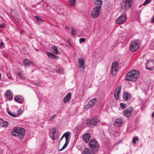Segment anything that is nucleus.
Returning a JSON list of instances; mask_svg holds the SVG:
<instances>
[{
  "label": "nucleus",
  "instance_id": "obj_1",
  "mask_svg": "<svg viewBox=\"0 0 154 154\" xmlns=\"http://www.w3.org/2000/svg\"><path fill=\"white\" fill-rule=\"evenodd\" d=\"M140 75V73L138 71L131 70L127 74L125 79L128 81L134 82L137 79Z\"/></svg>",
  "mask_w": 154,
  "mask_h": 154
},
{
  "label": "nucleus",
  "instance_id": "obj_2",
  "mask_svg": "<svg viewBox=\"0 0 154 154\" xmlns=\"http://www.w3.org/2000/svg\"><path fill=\"white\" fill-rule=\"evenodd\" d=\"M11 134L13 136H17L21 140L25 136V130L22 128L17 127L14 128Z\"/></svg>",
  "mask_w": 154,
  "mask_h": 154
},
{
  "label": "nucleus",
  "instance_id": "obj_3",
  "mask_svg": "<svg viewBox=\"0 0 154 154\" xmlns=\"http://www.w3.org/2000/svg\"><path fill=\"white\" fill-rule=\"evenodd\" d=\"M99 122V120L98 118L96 117H94L91 119L88 120L86 124V125L88 127H93L97 125V124Z\"/></svg>",
  "mask_w": 154,
  "mask_h": 154
},
{
  "label": "nucleus",
  "instance_id": "obj_4",
  "mask_svg": "<svg viewBox=\"0 0 154 154\" xmlns=\"http://www.w3.org/2000/svg\"><path fill=\"white\" fill-rule=\"evenodd\" d=\"M140 48V42L138 40L132 41L129 46L130 50L132 51L137 50Z\"/></svg>",
  "mask_w": 154,
  "mask_h": 154
},
{
  "label": "nucleus",
  "instance_id": "obj_5",
  "mask_svg": "<svg viewBox=\"0 0 154 154\" xmlns=\"http://www.w3.org/2000/svg\"><path fill=\"white\" fill-rule=\"evenodd\" d=\"M89 147L91 148L93 152L97 151L99 148V145L97 140L91 139L89 143Z\"/></svg>",
  "mask_w": 154,
  "mask_h": 154
},
{
  "label": "nucleus",
  "instance_id": "obj_6",
  "mask_svg": "<svg viewBox=\"0 0 154 154\" xmlns=\"http://www.w3.org/2000/svg\"><path fill=\"white\" fill-rule=\"evenodd\" d=\"M78 66L80 71L82 73H83L85 71L86 67L85 62L84 59L79 58L78 59Z\"/></svg>",
  "mask_w": 154,
  "mask_h": 154
},
{
  "label": "nucleus",
  "instance_id": "obj_7",
  "mask_svg": "<svg viewBox=\"0 0 154 154\" xmlns=\"http://www.w3.org/2000/svg\"><path fill=\"white\" fill-rule=\"evenodd\" d=\"M131 0H123L121 8L126 10L130 9L131 6Z\"/></svg>",
  "mask_w": 154,
  "mask_h": 154
},
{
  "label": "nucleus",
  "instance_id": "obj_8",
  "mask_svg": "<svg viewBox=\"0 0 154 154\" xmlns=\"http://www.w3.org/2000/svg\"><path fill=\"white\" fill-rule=\"evenodd\" d=\"M119 66L118 63L115 61L112 63L111 69V73L112 75L115 76L119 70Z\"/></svg>",
  "mask_w": 154,
  "mask_h": 154
},
{
  "label": "nucleus",
  "instance_id": "obj_9",
  "mask_svg": "<svg viewBox=\"0 0 154 154\" xmlns=\"http://www.w3.org/2000/svg\"><path fill=\"white\" fill-rule=\"evenodd\" d=\"M101 9L97 7H94L91 11V16L94 18H96L98 17L100 14Z\"/></svg>",
  "mask_w": 154,
  "mask_h": 154
},
{
  "label": "nucleus",
  "instance_id": "obj_10",
  "mask_svg": "<svg viewBox=\"0 0 154 154\" xmlns=\"http://www.w3.org/2000/svg\"><path fill=\"white\" fill-rule=\"evenodd\" d=\"M127 20V17L125 14H123L119 16L116 20L117 24L121 25L124 23Z\"/></svg>",
  "mask_w": 154,
  "mask_h": 154
},
{
  "label": "nucleus",
  "instance_id": "obj_11",
  "mask_svg": "<svg viewBox=\"0 0 154 154\" xmlns=\"http://www.w3.org/2000/svg\"><path fill=\"white\" fill-rule=\"evenodd\" d=\"M133 109L131 106H130L127 109L125 110L123 112L124 116L126 117H128L131 115V112Z\"/></svg>",
  "mask_w": 154,
  "mask_h": 154
},
{
  "label": "nucleus",
  "instance_id": "obj_12",
  "mask_svg": "<svg viewBox=\"0 0 154 154\" xmlns=\"http://www.w3.org/2000/svg\"><path fill=\"white\" fill-rule=\"evenodd\" d=\"M97 101V99L96 98H94L91 100L88 103L84 106V109H88L93 106L96 103Z\"/></svg>",
  "mask_w": 154,
  "mask_h": 154
},
{
  "label": "nucleus",
  "instance_id": "obj_13",
  "mask_svg": "<svg viewBox=\"0 0 154 154\" xmlns=\"http://www.w3.org/2000/svg\"><path fill=\"white\" fill-rule=\"evenodd\" d=\"M57 129L55 128H52L50 134V136L53 140H55L57 137V133L56 132Z\"/></svg>",
  "mask_w": 154,
  "mask_h": 154
},
{
  "label": "nucleus",
  "instance_id": "obj_14",
  "mask_svg": "<svg viewBox=\"0 0 154 154\" xmlns=\"http://www.w3.org/2000/svg\"><path fill=\"white\" fill-rule=\"evenodd\" d=\"M124 123V120L122 118L120 117L116 119L114 122V125L117 127L121 126Z\"/></svg>",
  "mask_w": 154,
  "mask_h": 154
},
{
  "label": "nucleus",
  "instance_id": "obj_15",
  "mask_svg": "<svg viewBox=\"0 0 154 154\" xmlns=\"http://www.w3.org/2000/svg\"><path fill=\"white\" fill-rule=\"evenodd\" d=\"M121 89V86L120 85H119L116 88L114 92V96L115 98L117 100H118L119 99V95Z\"/></svg>",
  "mask_w": 154,
  "mask_h": 154
},
{
  "label": "nucleus",
  "instance_id": "obj_16",
  "mask_svg": "<svg viewBox=\"0 0 154 154\" xmlns=\"http://www.w3.org/2000/svg\"><path fill=\"white\" fill-rule=\"evenodd\" d=\"M14 100L20 103H22L24 100L23 97L20 95H17L14 98Z\"/></svg>",
  "mask_w": 154,
  "mask_h": 154
},
{
  "label": "nucleus",
  "instance_id": "obj_17",
  "mask_svg": "<svg viewBox=\"0 0 154 154\" xmlns=\"http://www.w3.org/2000/svg\"><path fill=\"white\" fill-rule=\"evenodd\" d=\"M91 138V135L89 133H87L83 135V139L85 143H88Z\"/></svg>",
  "mask_w": 154,
  "mask_h": 154
},
{
  "label": "nucleus",
  "instance_id": "obj_18",
  "mask_svg": "<svg viewBox=\"0 0 154 154\" xmlns=\"http://www.w3.org/2000/svg\"><path fill=\"white\" fill-rule=\"evenodd\" d=\"M95 5L96 6L95 7H97L99 8H101V6L102 4V0H94Z\"/></svg>",
  "mask_w": 154,
  "mask_h": 154
},
{
  "label": "nucleus",
  "instance_id": "obj_19",
  "mask_svg": "<svg viewBox=\"0 0 154 154\" xmlns=\"http://www.w3.org/2000/svg\"><path fill=\"white\" fill-rule=\"evenodd\" d=\"M71 93H68L64 97L63 101L65 103H66L69 102L71 98Z\"/></svg>",
  "mask_w": 154,
  "mask_h": 154
},
{
  "label": "nucleus",
  "instance_id": "obj_20",
  "mask_svg": "<svg viewBox=\"0 0 154 154\" xmlns=\"http://www.w3.org/2000/svg\"><path fill=\"white\" fill-rule=\"evenodd\" d=\"M131 97V96L130 94L126 91L124 92L123 98L125 100H127L129 99Z\"/></svg>",
  "mask_w": 154,
  "mask_h": 154
},
{
  "label": "nucleus",
  "instance_id": "obj_21",
  "mask_svg": "<svg viewBox=\"0 0 154 154\" xmlns=\"http://www.w3.org/2000/svg\"><path fill=\"white\" fill-rule=\"evenodd\" d=\"M5 94L6 96L10 100H11L13 98V96L12 95V93L11 92L10 90H7Z\"/></svg>",
  "mask_w": 154,
  "mask_h": 154
},
{
  "label": "nucleus",
  "instance_id": "obj_22",
  "mask_svg": "<svg viewBox=\"0 0 154 154\" xmlns=\"http://www.w3.org/2000/svg\"><path fill=\"white\" fill-rule=\"evenodd\" d=\"M24 65L25 66H29L30 64H32L34 65L35 63L33 62H31L30 60L28 59H25L23 61Z\"/></svg>",
  "mask_w": 154,
  "mask_h": 154
},
{
  "label": "nucleus",
  "instance_id": "obj_23",
  "mask_svg": "<svg viewBox=\"0 0 154 154\" xmlns=\"http://www.w3.org/2000/svg\"><path fill=\"white\" fill-rule=\"evenodd\" d=\"M8 125V122L4 121L2 119H0V126L2 127H5Z\"/></svg>",
  "mask_w": 154,
  "mask_h": 154
},
{
  "label": "nucleus",
  "instance_id": "obj_24",
  "mask_svg": "<svg viewBox=\"0 0 154 154\" xmlns=\"http://www.w3.org/2000/svg\"><path fill=\"white\" fill-rule=\"evenodd\" d=\"M92 151L91 150L87 148L84 150L82 154H92Z\"/></svg>",
  "mask_w": 154,
  "mask_h": 154
},
{
  "label": "nucleus",
  "instance_id": "obj_25",
  "mask_svg": "<svg viewBox=\"0 0 154 154\" xmlns=\"http://www.w3.org/2000/svg\"><path fill=\"white\" fill-rule=\"evenodd\" d=\"M51 50L54 54H58V50L56 46H52L51 48Z\"/></svg>",
  "mask_w": 154,
  "mask_h": 154
},
{
  "label": "nucleus",
  "instance_id": "obj_26",
  "mask_svg": "<svg viewBox=\"0 0 154 154\" xmlns=\"http://www.w3.org/2000/svg\"><path fill=\"white\" fill-rule=\"evenodd\" d=\"M70 133L69 132H66V135L65 136V138H66V142H67L69 143V139H70V136H69V134Z\"/></svg>",
  "mask_w": 154,
  "mask_h": 154
},
{
  "label": "nucleus",
  "instance_id": "obj_27",
  "mask_svg": "<svg viewBox=\"0 0 154 154\" xmlns=\"http://www.w3.org/2000/svg\"><path fill=\"white\" fill-rule=\"evenodd\" d=\"M8 113L9 115L11 116L12 117H18V114H17L15 112H13L11 111H9L8 112Z\"/></svg>",
  "mask_w": 154,
  "mask_h": 154
},
{
  "label": "nucleus",
  "instance_id": "obj_28",
  "mask_svg": "<svg viewBox=\"0 0 154 154\" xmlns=\"http://www.w3.org/2000/svg\"><path fill=\"white\" fill-rule=\"evenodd\" d=\"M17 77L22 80H24L25 79V77L24 76L23 74L20 72H19L18 73Z\"/></svg>",
  "mask_w": 154,
  "mask_h": 154
},
{
  "label": "nucleus",
  "instance_id": "obj_29",
  "mask_svg": "<svg viewBox=\"0 0 154 154\" xmlns=\"http://www.w3.org/2000/svg\"><path fill=\"white\" fill-rule=\"evenodd\" d=\"M68 2L70 5L71 6H73L76 2L75 0H68Z\"/></svg>",
  "mask_w": 154,
  "mask_h": 154
},
{
  "label": "nucleus",
  "instance_id": "obj_30",
  "mask_svg": "<svg viewBox=\"0 0 154 154\" xmlns=\"http://www.w3.org/2000/svg\"><path fill=\"white\" fill-rule=\"evenodd\" d=\"M71 33L72 35L73 36H75L77 34V33L75 29L73 27H71Z\"/></svg>",
  "mask_w": 154,
  "mask_h": 154
},
{
  "label": "nucleus",
  "instance_id": "obj_31",
  "mask_svg": "<svg viewBox=\"0 0 154 154\" xmlns=\"http://www.w3.org/2000/svg\"><path fill=\"white\" fill-rule=\"evenodd\" d=\"M46 53L47 55L48 56L49 58L51 59H52L54 58V55L51 52H46Z\"/></svg>",
  "mask_w": 154,
  "mask_h": 154
},
{
  "label": "nucleus",
  "instance_id": "obj_32",
  "mask_svg": "<svg viewBox=\"0 0 154 154\" xmlns=\"http://www.w3.org/2000/svg\"><path fill=\"white\" fill-rule=\"evenodd\" d=\"M56 116L57 115L56 114H53L50 117V118L48 119V121L49 122H51L53 121Z\"/></svg>",
  "mask_w": 154,
  "mask_h": 154
},
{
  "label": "nucleus",
  "instance_id": "obj_33",
  "mask_svg": "<svg viewBox=\"0 0 154 154\" xmlns=\"http://www.w3.org/2000/svg\"><path fill=\"white\" fill-rule=\"evenodd\" d=\"M35 18L36 20L38 21V22L41 23L42 21V19L39 17L38 16H35Z\"/></svg>",
  "mask_w": 154,
  "mask_h": 154
},
{
  "label": "nucleus",
  "instance_id": "obj_34",
  "mask_svg": "<svg viewBox=\"0 0 154 154\" xmlns=\"http://www.w3.org/2000/svg\"><path fill=\"white\" fill-rule=\"evenodd\" d=\"M68 143H68L67 142H66L64 144V145L63 146V147H62V148L61 149H60L59 150V151H61L63 149H65L68 146Z\"/></svg>",
  "mask_w": 154,
  "mask_h": 154
},
{
  "label": "nucleus",
  "instance_id": "obj_35",
  "mask_svg": "<svg viewBox=\"0 0 154 154\" xmlns=\"http://www.w3.org/2000/svg\"><path fill=\"white\" fill-rule=\"evenodd\" d=\"M126 104L123 103H121L120 104V106L122 109H125L126 107Z\"/></svg>",
  "mask_w": 154,
  "mask_h": 154
},
{
  "label": "nucleus",
  "instance_id": "obj_36",
  "mask_svg": "<svg viewBox=\"0 0 154 154\" xmlns=\"http://www.w3.org/2000/svg\"><path fill=\"white\" fill-rule=\"evenodd\" d=\"M22 109H21L19 108L17 110V113L16 114H18V116H19L20 115H21L22 113Z\"/></svg>",
  "mask_w": 154,
  "mask_h": 154
},
{
  "label": "nucleus",
  "instance_id": "obj_37",
  "mask_svg": "<svg viewBox=\"0 0 154 154\" xmlns=\"http://www.w3.org/2000/svg\"><path fill=\"white\" fill-rule=\"evenodd\" d=\"M138 140L139 138L137 137H135L132 139V142L134 144H135L136 141Z\"/></svg>",
  "mask_w": 154,
  "mask_h": 154
},
{
  "label": "nucleus",
  "instance_id": "obj_38",
  "mask_svg": "<svg viewBox=\"0 0 154 154\" xmlns=\"http://www.w3.org/2000/svg\"><path fill=\"white\" fill-rule=\"evenodd\" d=\"M151 2V0H146L143 4V5H145Z\"/></svg>",
  "mask_w": 154,
  "mask_h": 154
},
{
  "label": "nucleus",
  "instance_id": "obj_39",
  "mask_svg": "<svg viewBox=\"0 0 154 154\" xmlns=\"http://www.w3.org/2000/svg\"><path fill=\"white\" fill-rule=\"evenodd\" d=\"M121 142V140H119L118 141H117L113 145V147L114 148L115 147L116 145L119 144Z\"/></svg>",
  "mask_w": 154,
  "mask_h": 154
},
{
  "label": "nucleus",
  "instance_id": "obj_40",
  "mask_svg": "<svg viewBox=\"0 0 154 154\" xmlns=\"http://www.w3.org/2000/svg\"><path fill=\"white\" fill-rule=\"evenodd\" d=\"M79 40L80 43L84 42L85 41L86 39L85 38H82L80 39Z\"/></svg>",
  "mask_w": 154,
  "mask_h": 154
},
{
  "label": "nucleus",
  "instance_id": "obj_41",
  "mask_svg": "<svg viewBox=\"0 0 154 154\" xmlns=\"http://www.w3.org/2000/svg\"><path fill=\"white\" fill-rule=\"evenodd\" d=\"M63 71L61 68H59L57 70V72L59 73H61Z\"/></svg>",
  "mask_w": 154,
  "mask_h": 154
},
{
  "label": "nucleus",
  "instance_id": "obj_42",
  "mask_svg": "<svg viewBox=\"0 0 154 154\" xmlns=\"http://www.w3.org/2000/svg\"><path fill=\"white\" fill-rule=\"evenodd\" d=\"M7 76L11 80H13V78L12 77V76H11V75L10 74H9V73L7 74Z\"/></svg>",
  "mask_w": 154,
  "mask_h": 154
},
{
  "label": "nucleus",
  "instance_id": "obj_43",
  "mask_svg": "<svg viewBox=\"0 0 154 154\" xmlns=\"http://www.w3.org/2000/svg\"><path fill=\"white\" fill-rule=\"evenodd\" d=\"M5 25L4 23L0 24V28L2 29L5 28Z\"/></svg>",
  "mask_w": 154,
  "mask_h": 154
},
{
  "label": "nucleus",
  "instance_id": "obj_44",
  "mask_svg": "<svg viewBox=\"0 0 154 154\" xmlns=\"http://www.w3.org/2000/svg\"><path fill=\"white\" fill-rule=\"evenodd\" d=\"M66 135V132L62 136L60 139V140L59 142H60V141L64 137H65Z\"/></svg>",
  "mask_w": 154,
  "mask_h": 154
},
{
  "label": "nucleus",
  "instance_id": "obj_45",
  "mask_svg": "<svg viewBox=\"0 0 154 154\" xmlns=\"http://www.w3.org/2000/svg\"><path fill=\"white\" fill-rule=\"evenodd\" d=\"M15 16H16L17 18H19V17H20V15H19V14L16 12H15Z\"/></svg>",
  "mask_w": 154,
  "mask_h": 154
},
{
  "label": "nucleus",
  "instance_id": "obj_46",
  "mask_svg": "<svg viewBox=\"0 0 154 154\" xmlns=\"http://www.w3.org/2000/svg\"><path fill=\"white\" fill-rule=\"evenodd\" d=\"M35 85L37 86H39L40 85V83L39 82H35Z\"/></svg>",
  "mask_w": 154,
  "mask_h": 154
},
{
  "label": "nucleus",
  "instance_id": "obj_47",
  "mask_svg": "<svg viewBox=\"0 0 154 154\" xmlns=\"http://www.w3.org/2000/svg\"><path fill=\"white\" fill-rule=\"evenodd\" d=\"M54 58L55 59H58L59 57L58 56H56V55H54Z\"/></svg>",
  "mask_w": 154,
  "mask_h": 154
},
{
  "label": "nucleus",
  "instance_id": "obj_48",
  "mask_svg": "<svg viewBox=\"0 0 154 154\" xmlns=\"http://www.w3.org/2000/svg\"><path fill=\"white\" fill-rule=\"evenodd\" d=\"M146 69L149 70H152V69L151 68H148L147 67V66H146Z\"/></svg>",
  "mask_w": 154,
  "mask_h": 154
},
{
  "label": "nucleus",
  "instance_id": "obj_49",
  "mask_svg": "<svg viewBox=\"0 0 154 154\" xmlns=\"http://www.w3.org/2000/svg\"><path fill=\"white\" fill-rule=\"evenodd\" d=\"M65 29H66L68 30V29H69V28L68 27V26H65Z\"/></svg>",
  "mask_w": 154,
  "mask_h": 154
},
{
  "label": "nucleus",
  "instance_id": "obj_50",
  "mask_svg": "<svg viewBox=\"0 0 154 154\" xmlns=\"http://www.w3.org/2000/svg\"><path fill=\"white\" fill-rule=\"evenodd\" d=\"M4 43L3 42H2L0 44V46L4 44Z\"/></svg>",
  "mask_w": 154,
  "mask_h": 154
},
{
  "label": "nucleus",
  "instance_id": "obj_51",
  "mask_svg": "<svg viewBox=\"0 0 154 154\" xmlns=\"http://www.w3.org/2000/svg\"><path fill=\"white\" fill-rule=\"evenodd\" d=\"M23 32V31H22V30H21V31H20V33L21 34H22V32Z\"/></svg>",
  "mask_w": 154,
  "mask_h": 154
},
{
  "label": "nucleus",
  "instance_id": "obj_52",
  "mask_svg": "<svg viewBox=\"0 0 154 154\" xmlns=\"http://www.w3.org/2000/svg\"><path fill=\"white\" fill-rule=\"evenodd\" d=\"M1 76H2L1 74V73L0 72V79H1Z\"/></svg>",
  "mask_w": 154,
  "mask_h": 154
},
{
  "label": "nucleus",
  "instance_id": "obj_53",
  "mask_svg": "<svg viewBox=\"0 0 154 154\" xmlns=\"http://www.w3.org/2000/svg\"><path fill=\"white\" fill-rule=\"evenodd\" d=\"M14 20H16L17 19H16V18H14Z\"/></svg>",
  "mask_w": 154,
  "mask_h": 154
},
{
  "label": "nucleus",
  "instance_id": "obj_54",
  "mask_svg": "<svg viewBox=\"0 0 154 154\" xmlns=\"http://www.w3.org/2000/svg\"><path fill=\"white\" fill-rule=\"evenodd\" d=\"M23 50H24V51H25V50H26V48H23Z\"/></svg>",
  "mask_w": 154,
  "mask_h": 154
},
{
  "label": "nucleus",
  "instance_id": "obj_55",
  "mask_svg": "<svg viewBox=\"0 0 154 154\" xmlns=\"http://www.w3.org/2000/svg\"><path fill=\"white\" fill-rule=\"evenodd\" d=\"M35 50L36 51H39V50H37V49H35Z\"/></svg>",
  "mask_w": 154,
  "mask_h": 154
},
{
  "label": "nucleus",
  "instance_id": "obj_56",
  "mask_svg": "<svg viewBox=\"0 0 154 154\" xmlns=\"http://www.w3.org/2000/svg\"><path fill=\"white\" fill-rule=\"evenodd\" d=\"M6 39H7V40H8V38H6Z\"/></svg>",
  "mask_w": 154,
  "mask_h": 154
}]
</instances>
